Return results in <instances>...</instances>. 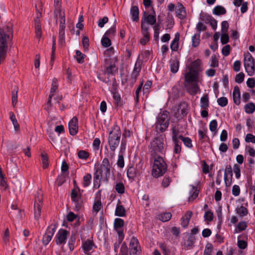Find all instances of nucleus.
<instances>
[{
  "mask_svg": "<svg viewBox=\"0 0 255 255\" xmlns=\"http://www.w3.org/2000/svg\"><path fill=\"white\" fill-rule=\"evenodd\" d=\"M114 250L115 252H119L118 255H139L140 247L138 240H130L129 243V248L126 242L123 240H117L114 243Z\"/></svg>",
  "mask_w": 255,
  "mask_h": 255,
  "instance_id": "obj_1",
  "label": "nucleus"
},
{
  "mask_svg": "<svg viewBox=\"0 0 255 255\" xmlns=\"http://www.w3.org/2000/svg\"><path fill=\"white\" fill-rule=\"evenodd\" d=\"M149 151L152 157L161 156L166 152V145L161 135L154 138L148 146Z\"/></svg>",
  "mask_w": 255,
  "mask_h": 255,
  "instance_id": "obj_2",
  "label": "nucleus"
},
{
  "mask_svg": "<svg viewBox=\"0 0 255 255\" xmlns=\"http://www.w3.org/2000/svg\"><path fill=\"white\" fill-rule=\"evenodd\" d=\"M121 136L120 128L117 125H115L109 132L108 138V143L112 151V153H110L111 158H113L115 155V151L120 142Z\"/></svg>",
  "mask_w": 255,
  "mask_h": 255,
  "instance_id": "obj_3",
  "label": "nucleus"
},
{
  "mask_svg": "<svg viewBox=\"0 0 255 255\" xmlns=\"http://www.w3.org/2000/svg\"><path fill=\"white\" fill-rule=\"evenodd\" d=\"M13 35L12 24H7L5 28H0V50L2 49L3 51L6 52L7 49V40H11Z\"/></svg>",
  "mask_w": 255,
  "mask_h": 255,
  "instance_id": "obj_4",
  "label": "nucleus"
},
{
  "mask_svg": "<svg viewBox=\"0 0 255 255\" xmlns=\"http://www.w3.org/2000/svg\"><path fill=\"white\" fill-rule=\"evenodd\" d=\"M154 162L152 166V175L158 178L162 176L167 171V164L161 156L153 157Z\"/></svg>",
  "mask_w": 255,
  "mask_h": 255,
  "instance_id": "obj_5",
  "label": "nucleus"
},
{
  "mask_svg": "<svg viewBox=\"0 0 255 255\" xmlns=\"http://www.w3.org/2000/svg\"><path fill=\"white\" fill-rule=\"evenodd\" d=\"M169 113L167 111H164L159 114L155 124V131L158 133L165 131L169 126Z\"/></svg>",
  "mask_w": 255,
  "mask_h": 255,
  "instance_id": "obj_6",
  "label": "nucleus"
},
{
  "mask_svg": "<svg viewBox=\"0 0 255 255\" xmlns=\"http://www.w3.org/2000/svg\"><path fill=\"white\" fill-rule=\"evenodd\" d=\"M152 10L153 11V14H148L146 11L143 12V17L141 20V28L142 29L144 32H146L147 30H149V27L145 26V23L151 25L155 24L156 23V19L155 12L153 7H152Z\"/></svg>",
  "mask_w": 255,
  "mask_h": 255,
  "instance_id": "obj_7",
  "label": "nucleus"
},
{
  "mask_svg": "<svg viewBox=\"0 0 255 255\" xmlns=\"http://www.w3.org/2000/svg\"><path fill=\"white\" fill-rule=\"evenodd\" d=\"M70 196L72 201L74 203L75 210L79 211L83 205L81 190L78 191L72 189Z\"/></svg>",
  "mask_w": 255,
  "mask_h": 255,
  "instance_id": "obj_8",
  "label": "nucleus"
},
{
  "mask_svg": "<svg viewBox=\"0 0 255 255\" xmlns=\"http://www.w3.org/2000/svg\"><path fill=\"white\" fill-rule=\"evenodd\" d=\"M42 202V196H41L40 197L38 196L37 197L35 198V203L34 206V218L36 220H38L41 216Z\"/></svg>",
  "mask_w": 255,
  "mask_h": 255,
  "instance_id": "obj_9",
  "label": "nucleus"
},
{
  "mask_svg": "<svg viewBox=\"0 0 255 255\" xmlns=\"http://www.w3.org/2000/svg\"><path fill=\"white\" fill-rule=\"evenodd\" d=\"M124 221L121 218H116L114 222V229L117 232L119 237L121 239H124V234L123 227L124 226Z\"/></svg>",
  "mask_w": 255,
  "mask_h": 255,
  "instance_id": "obj_10",
  "label": "nucleus"
},
{
  "mask_svg": "<svg viewBox=\"0 0 255 255\" xmlns=\"http://www.w3.org/2000/svg\"><path fill=\"white\" fill-rule=\"evenodd\" d=\"M139 57L140 56H138L131 74V83L132 85L136 82L137 78L139 76V72L141 70V62L139 61Z\"/></svg>",
  "mask_w": 255,
  "mask_h": 255,
  "instance_id": "obj_11",
  "label": "nucleus"
},
{
  "mask_svg": "<svg viewBox=\"0 0 255 255\" xmlns=\"http://www.w3.org/2000/svg\"><path fill=\"white\" fill-rule=\"evenodd\" d=\"M199 73L195 71H190L185 75V82L188 83H195L198 81Z\"/></svg>",
  "mask_w": 255,
  "mask_h": 255,
  "instance_id": "obj_12",
  "label": "nucleus"
},
{
  "mask_svg": "<svg viewBox=\"0 0 255 255\" xmlns=\"http://www.w3.org/2000/svg\"><path fill=\"white\" fill-rule=\"evenodd\" d=\"M103 172L102 168H99L96 170L94 173V188L96 189L99 188L101 186Z\"/></svg>",
  "mask_w": 255,
  "mask_h": 255,
  "instance_id": "obj_13",
  "label": "nucleus"
},
{
  "mask_svg": "<svg viewBox=\"0 0 255 255\" xmlns=\"http://www.w3.org/2000/svg\"><path fill=\"white\" fill-rule=\"evenodd\" d=\"M233 178V170L230 165L226 167L224 173V181L227 187L231 186Z\"/></svg>",
  "mask_w": 255,
  "mask_h": 255,
  "instance_id": "obj_14",
  "label": "nucleus"
},
{
  "mask_svg": "<svg viewBox=\"0 0 255 255\" xmlns=\"http://www.w3.org/2000/svg\"><path fill=\"white\" fill-rule=\"evenodd\" d=\"M69 133L72 135H75L78 131V119L74 117L69 123Z\"/></svg>",
  "mask_w": 255,
  "mask_h": 255,
  "instance_id": "obj_15",
  "label": "nucleus"
},
{
  "mask_svg": "<svg viewBox=\"0 0 255 255\" xmlns=\"http://www.w3.org/2000/svg\"><path fill=\"white\" fill-rule=\"evenodd\" d=\"M75 240H68L67 243V240H56V244L58 245L62 246L63 250H67L68 249L72 251L74 248V244Z\"/></svg>",
  "mask_w": 255,
  "mask_h": 255,
  "instance_id": "obj_16",
  "label": "nucleus"
},
{
  "mask_svg": "<svg viewBox=\"0 0 255 255\" xmlns=\"http://www.w3.org/2000/svg\"><path fill=\"white\" fill-rule=\"evenodd\" d=\"M127 176L129 179H134L136 176H140L142 173L141 169H138L133 166H130L127 170Z\"/></svg>",
  "mask_w": 255,
  "mask_h": 255,
  "instance_id": "obj_17",
  "label": "nucleus"
},
{
  "mask_svg": "<svg viewBox=\"0 0 255 255\" xmlns=\"http://www.w3.org/2000/svg\"><path fill=\"white\" fill-rule=\"evenodd\" d=\"M185 87L186 88L187 92L191 95H196L200 91V88L197 83L185 84Z\"/></svg>",
  "mask_w": 255,
  "mask_h": 255,
  "instance_id": "obj_18",
  "label": "nucleus"
},
{
  "mask_svg": "<svg viewBox=\"0 0 255 255\" xmlns=\"http://www.w3.org/2000/svg\"><path fill=\"white\" fill-rule=\"evenodd\" d=\"M176 16L181 19H184L186 16V12L183 5L178 3L176 9Z\"/></svg>",
  "mask_w": 255,
  "mask_h": 255,
  "instance_id": "obj_19",
  "label": "nucleus"
},
{
  "mask_svg": "<svg viewBox=\"0 0 255 255\" xmlns=\"http://www.w3.org/2000/svg\"><path fill=\"white\" fill-rule=\"evenodd\" d=\"M113 91L112 94L113 98L115 100V103L117 107H122L123 106V101L121 99L120 95L117 91L116 87H115L114 83L113 84Z\"/></svg>",
  "mask_w": 255,
  "mask_h": 255,
  "instance_id": "obj_20",
  "label": "nucleus"
},
{
  "mask_svg": "<svg viewBox=\"0 0 255 255\" xmlns=\"http://www.w3.org/2000/svg\"><path fill=\"white\" fill-rule=\"evenodd\" d=\"M233 98L234 102L235 104L237 105H239L240 104L241 94L240 88L237 86H235L234 88Z\"/></svg>",
  "mask_w": 255,
  "mask_h": 255,
  "instance_id": "obj_21",
  "label": "nucleus"
},
{
  "mask_svg": "<svg viewBox=\"0 0 255 255\" xmlns=\"http://www.w3.org/2000/svg\"><path fill=\"white\" fill-rule=\"evenodd\" d=\"M111 157L110 155L109 156L108 154L107 157L104 158L102 161V166L104 168V173L106 175H110V174L111 165L108 159V157Z\"/></svg>",
  "mask_w": 255,
  "mask_h": 255,
  "instance_id": "obj_22",
  "label": "nucleus"
},
{
  "mask_svg": "<svg viewBox=\"0 0 255 255\" xmlns=\"http://www.w3.org/2000/svg\"><path fill=\"white\" fill-rule=\"evenodd\" d=\"M130 13L131 15V19L133 21L137 22L139 20V9L137 6H131Z\"/></svg>",
  "mask_w": 255,
  "mask_h": 255,
  "instance_id": "obj_23",
  "label": "nucleus"
},
{
  "mask_svg": "<svg viewBox=\"0 0 255 255\" xmlns=\"http://www.w3.org/2000/svg\"><path fill=\"white\" fill-rule=\"evenodd\" d=\"M95 247L93 240H85L82 245L83 249L85 253L89 252Z\"/></svg>",
  "mask_w": 255,
  "mask_h": 255,
  "instance_id": "obj_24",
  "label": "nucleus"
},
{
  "mask_svg": "<svg viewBox=\"0 0 255 255\" xmlns=\"http://www.w3.org/2000/svg\"><path fill=\"white\" fill-rule=\"evenodd\" d=\"M192 215V212L188 211L185 217H183L181 219V225L183 228H186L188 226L189 221Z\"/></svg>",
  "mask_w": 255,
  "mask_h": 255,
  "instance_id": "obj_25",
  "label": "nucleus"
},
{
  "mask_svg": "<svg viewBox=\"0 0 255 255\" xmlns=\"http://www.w3.org/2000/svg\"><path fill=\"white\" fill-rule=\"evenodd\" d=\"M254 63V58L249 52H248L246 55H245L244 57V66L246 70H247V67H250V65Z\"/></svg>",
  "mask_w": 255,
  "mask_h": 255,
  "instance_id": "obj_26",
  "label": "nucleus"
},
{
  "mask_svg": "<svg viewBox=\"0 0 255 255\" xmlns=\"http://www.w3.org/2000/svg\"><path fill=\"white\" fill-rule=\"evenodd\" d=\"M9 119L11 120L14 127V130L18 132L20 130V126L13 112H10L9 113Z\"/></svg>",
  "mask_w": 255,
  "mask_h": 255,
  "instance_id": "obj_27",
  "label": "nucleus"
},
{
  "mask_svg": "<svg viewBox=\"0 0 255 255\" xmlns=\"http://www.w3.org/2000/svg\"><path fill=\"white\" fill-rule=\"evenodd\" d=\"M180 34L177 32L175 35V37L170 45L171 49L173 51H177L178 49L179 45L178 41L179 40Z\"/></svg>",
  "mask_w": 255,
  "mask_h": 255,
  "instance_id": "obj_28",
  "label": "nucleus"
},
{
  "mask_svg": "<svg viewBox=\"0 0 255 255\" xmlns=\"http://www.w3.org/2000/svg\"><path fill=\"white\" fill-rule=\"evenodd\" d=\"M55 229L56 227L55 225H52L48 227L43 238L45 239H51L54 234Z\"/></svg>",
  "mask_w": 255,
  "mask_h": 255,
  "instance_id": "obj_29",
  "label": "nucleus"
},
{
  "mask_svg": "<svg viewBox=\"0 0 255 255\" xmlns=\"http://www.w3.org/2000/svg\"><path fill=\"white\" fill-rule=\"evenodd\" d=\"M118 71V68L117 67L115 64H110L106 68V73L110 75H115Z\"/></svg>",
  "mask_w": 255,
  "mask_h": 255,
  "instance_id": "obj_30",
  "label": "nucleus"
},
{
  "mask_svg": "<svg viewBox=\"0 0 255 255\" xmlns=\"http://www.w3.org/2000/svg\"><path fill=\"white\" fill-rule=\"evenodd\" d=\"M201 105L200 107L203 109L207 110L209 106V102L208 96L207 94L205 95L201 98L200 100Z\"/></svg>",
  "mask_w": 255,
  "mask_h": 255,
  "instance_id": "obj_31",
  "label": "nucleus"
},
{
  "mask_svg": "<svg viewBox=\"0 0 255 255\" xmlns=\"http://www.w3.org/2000/svg\"><path fill=\"white\" fill-rule=\"evenodd\" d=\"M226 9L222 6L217 5L214 7L213 10V13L215 15H220L226 13Z\"/></svg>",
  "mask_w": 255,
  "mask_h": 255,
  "instance_id": "obj_32",
  "label": "nucleus"
},
{
  "mask_svg": "<svg viewBox=\"0 0 255 255\" xmlns=\"http://www.w3.org/2000/svg\"><path fill=\"white\" fill-rule=\"evenodd\" d=\"M18 91V88L17 86H15L14 87L13 90L11 92V101L12 105L13 107H15L17 101V93Z\"/></svg>",
  "mask_w": 255,
  "mask_h": 255,
  "instance_id": "obj_33",
  "label": "nucleus"
},
{
  "mask_svg": "<svg viewBox=\"0 0 255 255\" xmlns=\"http://www.w3.org/2000/svg\"><path fill=\"white\" fill-rule=\"evenodd\" d=\"M201 64V60L199 59H196L192 63L191 68L189 70L195 71L199 73V69Z\"/></svg>",
  "mask_w": 255,
  "mask_h": 255,
  "instance_id": "obj_34",
  "label": "nucleus"
},
{
  "mask_svg": "<svg viewBox=\"0 0 255 255\" xmlns=\"http://www.w3.org/2000/svg\"><path fill=\"white\" fill-rule=\"evenodd\" d=\"M126 210L124 207L121 205H117L115 215L119 217H124L126 215Z\"/></svg>",
  "mask_w": 255,
  "mask_h": 255,
  "instance_id": "obj_35",
  "label": "nucleus"
},
{
  "mask_svg": "<svg viewBox=\"0 0 255 255\" xmlns=\"http://www.w3.org/2000/svg\"><path fill=\"white\" fill-rule=\"evenodd\" d=\"M179 66V61L177 59L172 61L170 64L171 72L173 73H176L178 70Z\"/></svg>",
  "mask_w": 255,
  "mask_h": 255,
  "instance_id": "obj_36",
  "label": "nucleus"
},
{
  "mask_svg": "<svg viewBox=\"0 0 255 255\" xmlns=\"http://www.w3.org/2000/svg\"><path fill=\"white\" fill-rule=\"evenodd\" d=\"M244 109L246 113L252 114L255 111V105L253 102H250L245 106Z\"/></svg>",
  "mask_w": 255,
  "mask_h": 255,
  "instance_id": "obj_37",
  "label": "nucleus"
},
{
  "mask_svg": "<svg viewBox=\"0 0 255 255\" xmlns=\"http://www.w3.org/2000/svg\"><path fill=\"white\" fill-rule=\"evenodd\" d=\"M69 232L64 230L60 229L56 235L57 239H66Z\"/></svg>",
  "mask_w": 255,
  "mask_h": 255,
  "instance_id": "obj_38",
  "label": "nucleus"
},
{
  "mask_svg": "<svg viewBox=\"0 0 255 255\" xmlns=\"http://www.w3.org/2000/svg\"><path fill=\"white\" fill-rule=\"evenodd\" d=\"M178 138L181 139L187 147L189 148L192 147V140L189 137H184L183 135H180L178 136Z\"/></svg>",
  "mask_w": 255,
  "mask_h": 255,
  "instance_id": "obj_39",
  "label": "nucleus"
},
{
  "mask_svg": "<svg viewBox=\"0 0 255 255\" xmlns=\"http://www.w3.org/2000/svg\"><path fill=\"white\" fill-rule=\"evenodd\" d=\"M116 21H115L113 26L108 29L105 33L104 35L106 36L112 37L115 36L116 32Z\"/></svg>",
  "mask_w": 255,
  "mask_h": 255,
  "instance_id": "obj_40",
  "label": "nucleus"
},
{
  "mask_svg": "<svg viewBox=\"0 0 255 255\" xmlns=\"http://www.w3.org/2000/svg\"><path fill=\"white\" fill-rule=\"evenodd\" d=\"M141 32L143 35V38L140 39V43L142 45H145L150 39L149 33L148 32V30H147L146 32H144L142 29H141Z\"/></svg>",
  "mask_w": 255,
  "mask_h": 255,
  "instance_id": "obj_41",
  "label": "nucleus"
},
{
  "mask_svg": "<svg viewBox=\"0 0 255 255\" xmlns=\"http://www.w3.org/2000/svg\"><path fill=\"white\" fill-rule=\"evenodd\" d=\"M200 33L195 34L192 37V45L194 47H197L200 44Z\"/></svg>",
  "mask_w": 255,
  "mask_h": 255,
  "instance_id": "obj_42",
  "label": "nucleus"
},
{
  "mask_svg": "<svg viewBox=\"0 0 255 255\" xmlns=\"http://www.w3.org/2000/svg\"><path fill=\"white\" fill-rule=\"evenodd\" d=\"M92 175L90 173H87L83 177V186L87 187L89 186L91 182Z\"/></svg>",
  "mask_w": 255,
  "mask_h": 255,
  "instance_id": "obj_43",
  "label": "nucleus"
},
{
  "mask_svg": "<svg viewBox=\"0 0 255 255\" xmlns=\"http://www.w3.org/2000/svg\"><path fill=\"white\" fill-rule=\"evenodd\" d=\"M171 214L169 212L164 213L158 215V219L162 222H167L171 218Z\"/></svg>",
  "mask_w": 255,
  "mask_h": 255,
  "instance_id": "obj_44",
  "label": "nucleus"
},
{
  "mask_svg": "<svg viewBox=\"0 0 255 255\" xmlns=\"http://www.w3.org/2000/svg\"><path fill=\"white\" fill-rule=\"evenodd\" d=\"M75 57H76V60L78 63H83L84 61V58L86 57V55L82 53L80 50H77L76 51Z\"/></svg>",
  "mask_w": 255,
  "mask_h": 255,
  "instance_id": "obj_45",
  "label": "nucleus"
},
{
  "mask_svg": "<svg viewBox=\"0 0 255 255\" xmlns=\"http://www.w3.org/2000/svg\"><path fill=\"white\" fill-rule=\"evenodd\" d=\"M77 155L79 158L86 160L89 157L90 154L86 150H80L78 152Z\"/></svg>",
  "mask_w": 255,
  "mask_h": 255,
  "instance_id": "obj_46",
  "label": "nucleus"
},
{
  "mask_svg": "<svg viewBox=\"0 0 255 255\" xmlns=\"http://www.w3.org/2000/svg\"><path fill=\"white\" fill-rule=\"evenodd\" d=\"M116 191L119 194H123L125 193V187L122 182L117 183L115 186Z\"/></svg>",
  "mask_w": 255,
  "mask_h": 255,
  "instance_id": "obj_47",
  "label": "nucleus"
},
{
  "mask_svg": "<svg viewBox=\"0 0 255 255\" xmlns=\"http://www.w3.org/2000/svg\"><path fill=\"white\" fill-rule=\"evenodd\" d=\"M101 43L104 47H108L111 45V41L109 37L104 35L101 40Z\"/></svg>",
  "mask_w": 255,
  "mask_h": 255,
  "instance_id": "obj_48",
  "label": "nucleus"
},
{
  "mask_svg": "<svg viewBox=\"0 0 255 255\" xmlns=\"http://www.w3.org/2000/svg\"><path fill=\"white\" fill-rule=\"evenodd\" d=\"M150 54V52L149 50H145L141 54V55H139V56H140L139 61L142 63V60H144L145 61H147L149 59Z\"/></svg>",
  "mask_w": 255,
  "mask_h": 255,
  "instance_id": "obj_49",
  "label": "nucleus"
},
{
  "mask_svg": "<svg viewBox=\"0 0 255 255\" xmlns=\"http://www.w3.org/2000/svg\"><path fill=\"white\" fill-rule=\"evenodd\" d=\"M41 160L42 162V167L44 169H46L48 167V157L47 154H44L42 153L41 154Z\"/></svg>",
  "mask_w": 255,
  "mask_h": 255,
  "instance_id": "obj_50",
  "label": "nucleus"
},
{
  "mask_svg": "<svg viewBox=\"0 0 255 255\" xmlns=\"http://www.w3.org/2000/svg\"><path fill=\"white\" fill-rule=\"evenodd\" d=\"M236 210L237 213L240 216H245L248 214V213L247 208L243 206H241L240 208H237Z\"/></svg>",
  "mask_w": 255,
  "mask_h": 255,
  "instance_id": "obj_51",
  "label": "nucleus"
},
{
  "mask_svg": "<svg viewBox=\"0 0 255 255\" xmlns=\"http://www.w3.org/2000/svg\"><path fill=\"white\" fill-rule=\"evenodd\" d=\"M247 225L245 222H241L238 223L237 227L236 228V232H240L245 230L247 228Z\"/></svg>",
  "mask_w": 255,
  "mask_h": 255,
  "instance_id": "obj_52",
  "label": "nucleus"
},
{
  "mask_svg": "<svg viewBox=\"0 0 255 255\" xmlns=\"http://www.w3.org/2000/svg\"><path fill=\"white\" fill-rule=\"evenodd\" d=\"M211 15L207 13H202L200 15V19L202 21H204L206 23H208L213 18Z\"/></svg>",
  "mask_w": 255,
  "mask_h": 255,
  "instance_id": "obj_53",
  "label": "nucleus"
},
{
  "mask_svg": "<svg viewBox=\"0 0 255 255\" xmlns=\"http://www.w3.org/2000/svg\"><path fill=\"white\" fill-rule=\"evenodd\" d=\"M228 99L226 97H222L217 100V103L222 107H224L228 104Z\"/></svg>",
  "mask_w": 255,
  "mask_h": 255,
  "instance_id": "obj_54",
  "label": "nucleus"
},
{
  "mask_svg": "<svg viewBox=\"0 0 255 255\" xmlns=\"http://www.w3.org/2000/svg\"><path fill=\"white\" fill-rule=\"evenodd\" d=\"M219 66V61L216 55H213L211 58L210 66L211 67H217Z\"/></svg>",
  "mask_w": 255,
  "mask_h": 255,
  "instance_id": "obj_55",
  "label": "nucleus"
},
{
  "mask_svg": "<svg viewBox=\"0 0 255 255\" xmlns=\"http://www.w3.org/2000/svg\"><path fill=\"white\" fill-rule=\"evenodd\" d=\"M217 125L218 124L217 121L216 120H212L209 124L210 130L212 132L215 131V132H216Z\"/></svg>",
  "mask_w": 255,
  "mask_h": 255,
  "instance_id": "obj_56",
  "label": "nucleus"
},
{
  "mask_svg": "<svg viewBox=\"0 0 255 255\" xmlns=\"http://www.w3.org/2000/svg\"><path fill=\"white\" fill-rule=\"evenodd\" d=\"M245 74L243 72L237 74L235 77V82L237 83L240 84L244 80Z\"/></svg>",
  "mask_w": 255,
  "mask_h": 255,
  "instance_id": "obj_57",
  "label": "nucleus"
},
{
  "mask_svg": "<svg viewBox=\"0 0 255 255\" xmlns=\"http://www.w3.org/2000/svg\"><path fill=\"white\" fill-rule=\"evenodd\" d=\"M171 181V179L169 176H165L162 181V186L164 188L168 187Z\"/></svg>",
  "mask_w": 255,
  "mask_h": 255,
  "instance_id": "obj_58",
  "label": "nucleus"
},
{
  "mask_svg": "<svg viewBox=\"0 0 255 255\" xmlns=\"http://www.w3.org/2000/svg\"><path fill=\"white\" fill-rule=\"evenodd\" d=\"M234 172L235 173V176L237 178H239L241 176V169L240 166L235 164L233 167Z\"/></svg>",
  "mask_w": 255,
  "mask_h": 255,
  "instance_id": "obj_59",
  "label": "nucleus"
},
{
  "mask_svg": "<svg viewBox=\"0 0 255 255\" xmlns=\"http://www.w3.org/2000/svg\"><path fill=\"white\" fill-rule=\"evenodd\" d=\"M102 208V205L101 201L99 200L97 201L94 204L93 209L94 211L96 212V213H98Z\"/></svg>",
  "mask_w": 255,
  "mask_h": 255,
  "instance_id": "obj_60",
  "label": "nucleus"
},
{
  "mask_svg": "<svg viewBox=\"0 0 255 255\" xmlns=\"http://www.w3.org/2000/svg\"><path fill=\"white\" fill-rule=\"evenodd\" d=\"M229 40V36L227 33H222L221 34V42L222 44H227Z\"/></svg>",
  "mask_w": 255,
  "mask_h": 255,
  "instance_id": "obj_61",
  "label": "nucleus"
},
{
  "mask_svg": "<svg viewBox=\"0 0 255 255\" xmlns=\"http://www.w3.org/2000/svg\"><path fill=\"white\" fill-rule=\"evenodd\" d=\"M117 164L118 166L120 168H123L124 167L125 162L123 154L121 153V154L119 155V158Z\"/></svg>",
  "mask_w": 255,
  "mask_h": 255,
  "instance_id": "obj_62",
  "label": "nucleus"
},
{
  "mask_svg": "<svg viewBox=\"0 0 255 255\" xmlns=\"http://www.w3.org/2000/svg\"><path fill=\"white\" fill-rule=\"evenodd\" d=\"M213 213L211 211H206L204 215L205 220L211 222L213 219Z\"/></svg>",
  "mask_w": 255,
  "mask_h": 255,
  "instance_id": "obj_63",
  "label": "nucleus"
},
{
  "mask_svg": "<svg viewBox=\"0 0 255 255\" xmlns=\"http://www.w3.org/2000/svg\"><path fill=\"white\" fill-rule=\"evenodd\" d=\"M245 141L247 142L255 143V136L251 133H248L246 136Z\"/></svg>",
  "mask_w": 255,
  "mask_h": 255,
  "instance_id": "obj_64",
  "label": "nucleus"
}]
</instances>
